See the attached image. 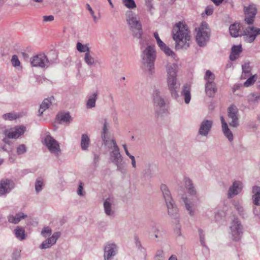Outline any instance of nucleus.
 <instances>
[{
	"label": "nucleus",
	"mask_w": 260,
	"mask_h": 260,
	"mask_svg": "<svg viewBox=\"0 0 260 260\" xmlns=\"http://www.w3.org/2000/svg\"><path fill=\"white\" fill-rule=\"evenodd\" d=\"M172 36L176 49L186 50L189 48L191 35L186 24L181 22L176 23L172 29Z\"/></svg>",
	"instance_id": "1"
},
{
	"label": "nucleus",
	"mask_w": 260,
	"mask_h": 260,
	"mask_svg": "<svg viewBox=\"0 0 260 260\" xmlns=\"http://www.w3.org/2000/svg\"><path fill=\"white\" fill-rule=\"evenodd\" d=\"M156 57V52L153 46H148L142 52L141 68L149 76L154 73Z\"/></svg>",
	"instance_id": "2"
},
{
	"label": "nucleus",
	"mask_w": 260,
	"mask_h": 260,
	"mask_svg": "<svg viewBox=\"0 0 260 260\" xmlns=\"http://www.w3.org/2000/svg\"><path fill=\"white\" fill-rule=\"evenodd\" d=\"M160 189L168 208V214L175 219L176 223L178 222V209L172 199L170 191L165 184H162Z\"/></svg>",
	"instance_id": "3"
},
{
	"label": "nucleus",
	"mask_w": 260,
	"mask_h": 260,
	"mask_svg": "<svg viewBox=\"0 0 260 260\" xmlns=\"http://www.w3.org/2000/svg\"><path fill=\"white\" fill-rule=\"evenodd\" d=\"M196 36L198 45L200 47L205 46L209 41L210 35V29L208 24L206 22H202L197 29Z\"/></svg>",
	"instance_id": "4"
},
{
	"label": "nucleus",
	"mask_w": 260,
	"mask_h": 260,
	"mask_svg": "<svg viewBox=\"0 0 260 260\" xmlns=\"http://www.w3.org/2000/svg\"><path fill=\"white\" fill-rule=\"evenodd\" d=\"M110 152V158L112 163L117 167V170L124 174L126 173V167L125 163L123 161V158L119 152L118 146Z\"/></svg>",
	"instance_id": "5"
},
{
	"label": "nucleus",
	"mask_w": 260,
	"mask_h": 260,
	"mask_svg": "<svg viewBox=\"0 0 260 260\" xmlns=\"http://www.w3.org/2000/svg\"><path fill=\"white\" fill-rule=\"evenodd\" d=\"M230 234L232 239L234 241H239L243 234V226L237 217H234L230 223Z\"/></svg>",
	"instance_id": "6"
},
{
	"label": "nucleus",
	"mask_w": 260,
	"mask_h": 260,
	"mask_svg": "<svg viewBox=\"0 0 260 260\" xmlns=\"http://www.w3.org/2000/svg\"><path fill=\"white\" fill-rule=\"evenodd\" d=\"M103 250L104 260H113L118 253V246L115 242L109 241L105 244Z\"/></svg>",
	"instance_id": "7"
},
{
	"label": "nucleus",
	"mask_w": 260,
	"mask_h": 260,
	"mask_svg": "<svg viewBox=\"0 0 260 260\" xmlns=\"http://www.w3.org/2000/svg\"><path fill=\"white\" fill-rule=\"evenodd\" d=\"M167 85L171 96L177 101L180 100V96L178 92L180 87V83L178 81L177 77H167Z\"/></svg>",
	"instance_id": "8"
},
{
	"label": "nucleus",
	"mask_w": 260,
	"mask_h": 260,
	"mask_svg": "<svg viewBox=\"0 0 260 260\" xmlns=\"http://www.w3.org/2000/svg\"><path fill=\"white\" fill-rule=\"evenodd\" d=\"M30 62L32 66L41 68H47L50 64V61L45 53H40L33 56Z\"/></svg>",
	"instance_id": "9"
},
{
	"label": "nucleus",
	"mask_w": 260,
	"mask_h": 260,
	"mask_svg": "<svg viewBox=\"0 0 260 260\" xmlns=\"http://www.w3.org/2000/svg\"><path fill=\"white\" fill-rule=\"evenodd\" d=\"M228 116L231 120L229 122L230 125L234 127H237L239 125L240 115L239 110L237 107L234 105H231L228 109Z\"/></svg>",
	"instance_id": "10"
},
{
	"label": "nucleus",
	"mask_w": 260,
	"mask_h": 260,
	"mask_svg": "<svg viewBox=\"0 0 260 260\" xmlns=\"http://www.w3.org/2000/svg\"><path fill=\"white\" fill-rule=\"evenodd\" d=\"M45 144L49 150L55 156H58L61 152L58 142L52 137L48 135L44 140Z\"/></svg>",
	"instance_id": "11"
},
{
	"label": "nucleus",
	"mask_w": 260,
	"mask_h": 260,
	"mask_svg": "<svg viewBox=\"0 0 260 260\" xmlns=\"http://www.w3.org/2000/svg\"><path fill=\"white\" fill-rule=\"evenodd\" d=\"M244 12L245 15V21L248 24H251L257 13L256 5L254 4H250L248 7H244Z\"/></svg>",
	"instance_id": "12"
},
{
	"label": "nucleus",
	"mask_w": 260,
	"mask_h": 260,
	"mask_svg": "<svg viewBox=\"0 0 260 260\" xmlns=\"http://www.w3.org/2000/svg\"><path fill=\"white\" fill-rule=\"evenodd\" d=\"M26 127L23 125L15 126L4 131V135L9 138L17 139L24 134Z\"/></svg>",
	"instance_id": "13"
},
{
	"label": "nucleus",
	"mask_w": 260,
	"mask_h": 260,
	"mask_svg": "<svg viewBox=\"0 0 260 260\" xmlns=\"http://www.w3.org/2000/svg\"><path fill=\"white\" fill-rule=\"evenodd\" d=\"M26 127L23 125L15 126L4 131V135L9 138L17 139L24 134Z\"/></svg>",
	"instance_id": "14"
},
{
	"label": "nucleus",
	"mask_w": 260,
	"mask_h": 260,
	"mask_svg": "<svg viewBox=\"0 0 260 260\" xmlns=\"http://www.w3.org/2000/svg\"><path fill=\"white\" fill-rule=\"evenodd\" d=\"M115 199L113 197H110L106 199L104 202V209L105 214L110 217L115 216Z\"/></svg>",
	"instance_id": "15"
},
{
	"label": "nucleus",
	"mask_w": 260,
	"mask_h": 260,
	"mask_svg": "<svg viewBox=\"0 0 260 260\" xmlns=\"http://www.w3.org/2000/svg\"><path fill=\"white\" fill-rule=\"evenodd\" d=\"M243 32L241 34L244 36V39L247 42H253L257 35L260 34V29L255 28L253 27L248 26L245 29L243 28Z\"/></svg>",
	"instance_id": "16"
},
{
	"label": "nucleus",
	"mask_w": 260,
	"mask_h": 260,
	"mask_svg": "<svg viewBox=\"0 0 260 260\" xmlns=\"http://www.w3.org/2000/svg\"><path fill=\"white\" fill-rule=\"evenodd\" d=\"M212 120L204 119L200 123L198 134L199 135L207 137L213 125Z\"/></svg>",
	"instance_id": "17"
},
{
	"label": "nucleus",
	"mask_w": 260,
	"mask_h": 260,
	"mask_svg": "<svg viewBox=\"0 0 260 260\" xmlns=\"http://www.w3.org/2000/svg\"><path fill=\"white\" fill-rule=\"evenodd\" d=\"M152 96L154 108L156 111L158 112L159 109L165 106L166 103L164 99L158 89L154 90Z\"/></svg>",
	"instance_id": "18"
},
{
	"label": "nucleus",
	"mask_w": 260,
	"mask_h": 260,
	"mask_svg": "<svg viewBox=\"0 0 260 260\" xmlns=\"http://www.w3.org/2000/svg\"><path fill=\"white\" fill-rule=\"evenodd\" d=\"M15 185L14 182L9 179H3L0 182V195L3 196L9 193Z\"/></svg>",
	"instance_id": "19"
},
{
	"label": "nucleus",
	"mask_w": 260,
	"mask_h": 260,
	"mask_svg": "<svg viewBox=\"0 0 260 260\" xmlns=\"http://www.w3.org/2000/svg\"><path fill=\"white\" fill-rule=\"evenodd\" d=\"M242 187V183L241 181H234L228 190V198L232 199L234 196L238 194L241 191Z\"/></svg>",
	"instance_id": "20"
},
{
	"label": "nucleus",
	"mask_w": 260,
	"mask_h": 260,
	"mask_svg": "<svg viewBox=\"0 0 260 260\" xmlns=\"http://www.w3.org/2000/svg\"><path fill=\"white\" fill-rule=\"evenodd\" d=\"M191 86L188 84H185L182 86V90L181 92V96L184 97V102L186 104H188L190 101L191 99Z\"/></svg>",
	"instance_id": "21"
},
{
	"label": "nucleus",
	"mask_w": 260,
	"mask_h": 260,
	"mask_svg": "<svg viewBox=\"0 0 260 260\" xmlns=\"http://www.w3.org/2000/svg\"><path fill=\"white\" fill-rule=\"evenodd\" d=\"M217 90L216 84L215 82L206 83L205 92L208 96L210 98L213 97L217 92Z\"/></svg>",
	"instance_id": "22"
},
{
	"label": "nucleus",
	"mask_w": 260,
	"mask_h": 260,
	"mask_svg": "<svg viewBox=\"0 0 260 260\" xmlns=\"http://www.w3.org/2000/svg\"><path fill=\"white\" fill-rule=\"evenodd\" d=\"M125 15L126 21L129 27H134V25L140 22L137 15L132 11H127Z\"/></svg>",
	"instance_id": "23"
},
{
	"label": "nucleus",
	"mask_w": 260,
	"mask_h": 260,
	"mask_svg": "<svg viewBox=\"0 0 260 260\" xmlns=\"http://www.w3.org/2000/svg\"><path fill=\"white\" fill-rule=\"evenodd\" d=\"M182 199L185 205V208L189 215L191 216H193L194 213V204L187 197H182Z\"/></svg>",
	"instance_id": "24"
},
{
	"label": "nucleus",
	"mask_w": 260,
	"mask_h": 260,
	"mask_svg": "<svg viewBox=\"0 0 260 260\" xmlns=\"http://www.w3.org/2000/svg\"><path fill=\"white\" fill-rule=\"evenodd\" d=\"M130 27V29L132 31V35L138 39H141L143 34L142 25L140 22L137 23L133 26Z\"/></svg>",
	"instance_id": "25"
},
{
	"label": "nucleus",
	"mask_w": 260,
	"mask_h": 260,
	"mask_svg": "<svg viewBox=\"0 0 260 260\" xmlns=\"http://www.w3.org/2000/svg\"><path fill=\"white\" fill-rule=\"evenodd\" d=\"M184 183L188 193L191 196H195L197 194V190L193 185L192 180L189 178H184Z\"/></svg>",
	"instance_id": "26"
},
{
	"label": "nucleus",
	"mask_w": 260,
	"mask_h": 260,
	"mask_svg": "<svg viewBox=\"0 0 260 260\" xmlns=\"http://www.w3.org/2000/svg\"><path fill=\"white\" fill-rule=\"evenodd\" d=\"M27 217V215L24 214L22 212H19L16 214L15 216L13 215H10L8 216V219L9 222L17 224L21 219H24Z\"/></svg>",
	"instance_id": "27"
},
{
	"label": "nucleus",
	"mask_w": 260,
	"mask_h": 260,
	"mask_svg": "<svg viewBox=\"0 0 260 260\" xmlns=\"http://www.w3.org/2000/svg\"><path fill=\"white\" fill-rule=\"evenodd\" d=\"M177 68L176 63H168L167 66V77H177Z\"/></svg>",
	"instance_id": "28"
},
{
	"label": "nucleus",
	"mask_w": 260,
	"mask_h": 260,
	"mask_svg": "<svg viewBox=\"0 0 260 260\" xmlns=\"http://www.w3.org/2000/svg\"><path fill=\"white\" fill-rule=\"evenodd\" d=\"M242 51V47L240 45L233 46L232 48V51L230 55V59L232 61L235 60L239 57V55Z\"/></svg>",
	"instance_id": "29"
},
{
	"label": "nucleus",
	"mask_w": 260,
	"mask_h": 260,
	"mask_svg": "<svg viewBox=\"0 0 260 260\" xmlns=\"http://www.w3.org/2000/svg\"><path fill=\"white\" fill-rule=\"evenodd\" d=\"M252 196L253 203L254 205H260V187L254 186L252 188Z\"/></svg>",
	"instance_id": "30"
},
{
	"label": "nucleus",
	"mask_w": 260,
	"mask_h": 260,
	"mask_svg": "<svg viewBox=\"0 0 260 260\" xmlns=\"http://www.w3.org/2000/svg\"><path fill=\"white\" fill-rule=\"evenodd\" d=\"M241 25L239 23H235L231 24L229 27V31L233 37H237L240 34Z\"/></svg>",
	"instance_id": "31"
},
{
	"label": "nucleus",
	"mask_w": 260,
	"mask_h": 260,
	"mask_svg": "<svg viewBox=\"0 0 260 260\" xmlns=\"http://www.w3.org/2000/svg\"><path fill=\"white\" fill-rule=\"evenodd\" d=\"M53 97L48 99H45L41 104L39 110V115L41 116L43 112L47 109L51 104V100L53 99Z\"/></svg>",
	"instance_id": "32"
},
{
	"label": "nucleus",
	"mask_w": 260,
	"mask_h": 260,
	"mask_svg": "<svg viewBox=\"0 0 260 260\" xmlns=\"http://www.w3.org/2000/svg\"><path fill=\"white\" fill-rule=\"evenodd\" d=\"M104 145L109 150L116 149L115 146H118L114 139H110L109 137H105V139L102 138Z\"/></svg>",
	"instance_id": "33"
},
{
	"label": "nucleus",
	"mask_w": 260,
	"mask_h": 260,
	"mask_svg": "<svg viewBox=\"0 0 260 260\" xmlns=\"http://www.w3.org/2000/svg\"><path fill=\"white\" fill-rule=\"evenodd\" d=\"M57 119L59 121V123H70L72 120L69 113H60L57 115Z\"/></svg>",
	"instance_id": "34"
},
{
	"label": "nucleus",
	"mask_w": 260,
	"mask_h": 260,
	"mask_svg": "<svg viewBox=\"0 0 260 260\" xmlns=\"http://www.w3.org/2000/svg\"><path fill=\"white\" fill-rule=\"evenodd\" d=\"M98 95V92H96L89 96L86 103L87 108L90 109L95 107V102L97 100Z\"/></svg>",
	"instance_id": "35"
},
{
	"label": "nucleus",
	"mask_w": 260,
	"mask_h": 260,
	"mask_svg": "<svg viewBox=\"0 0 260 260\" xmlns=\"http://www.w3.org/2000/svg\"><path fill=\"white\" fill-rule=\"evenodd\" d=\"M90 144V139L87 134H83L81 138V147L83 150H87Z\"/></svg>",
	"instance_id": "36"
},
{
	"label": "nucleus",
	"mask_w": 260,
	"mask_h": 260,
	"mask_svg": "<svg viewBox=\"0 0 260 260\" xmlns=\"http://www.w3.org/2000/svg\"><path fill=\"white\" fill-rule=\"evenodd\" d=\"M84 60L86 63L90 67L94 66L96 63L94 57L91 56L90 52L85 53Z\"/></svg>",
	"instance_id": "37"
},
{
	"label": "nucleus",
	"mask_w": 260,
	"mask_h": 260,
	"mask_svg": "<svg viewBox=\"0 0 260 260\" xmlns=\"http://www.w3.org/2000/svg\"><path fill=\"white\" fill-rule=\"evenodd\" d=\"M16 238L22 241L25 239V231L23 228L17 227L14 231Z\"/></svg>",
	"instance_id": "38"
},
{
	"label": "nucleus",
	"mask_w": 260,
	"mask_h": 260,
	"mask_svg": "<svg viewBox=\"0 0 260 260\" xmlns=\"http://www.w3.org/2000/svg\"><path fill=\"white\" fill-rule=\"evenodd\" d=\"M44 185V180L43 178L38 177L37 178L35 182V190L36 192H40L42 190Z\"/></svg>",
	"instance_id": "39"
},
{
	"label": "nucleus",
	"mask_w": 260,
	"mask_h": 260,
	"mask_svg": "<svg viewBox=\"0 0 260 260\" xmlns=\"http://www.w3.org/2000/svg\"><path fill=\"white\" fill-rule=\"evenodd\" d=\"M204 79L206 81V83L213 82H214V80L215 79V76L210 70H207L206 71Z\"/></svg>",
	"instance_id": "40"
},
{
	"label": "nucleus",
	"mask_w": 260,
	"mask_h": 260,
	"mask_svg": "<svg viewBox=\"0 0 260 260\" xmlns=\"http://www.w3.org/2000/svg\"><path fill=\"white\" fill-rule=\"evenodd\" d=\"M109 127V123L108 122L107 119H104V122H103V128H102V131L101 133L102 139V138L105 139V137H109L108 136Z\"/></svg>",
	"instance_id": "41"
},
{
	"label": "nucleus",
	"mask_w": 260,
	"mask_h": 260,
	"mask_svg": "<svg viewBox=\"0 0 260 260\" xmlns=\"http://www.w3.org/2000/svg\"><path fill=\"white\" fill-rule=\"evenodd\" d=\"M160 49L164 52V53L168 56L171 57L172 58L176 60V55L175 53L166 45L160 48Z\"/></svg>",
	"instance_id": "42"
},
{
	"label": "nucleus",
	"mask_w": 260,
	"mask_h": 260,
	"mask_svg": "<svg viewBox=\"0 0 260 260\" xmlns=\"http://www.w3.org/2000/svg\"><path fill=\"white\" fill-rule=\"evenodd\" d=\"M60 235L61 233L60 232H55L53 233L51 237L47 239V240H49L48 244L49 245H50V247L56 243L57 240L59 238Z\"/></svg>",
	"instance_id": "43"
},
{
	"label": "nucleus",
	"mask_w": 260,
	"mask_h": 260,
	"mask_svg": "<svg viewBox=\"0 0 260 260\" xmlns=\"http://www.w3.org/2000/svg\"><path fill=\"white\" fill-rule=\"evenodd\" d=\"M60 235L61 233L60 232H55L53 233L51 237L47 239V240H49L48 244L49 245H50V247L56 243L57 240L59 238Z\"/></svg>",
	"instance_id": "44"
},
{
	"label": "nucleus",
	"mask_w": 260,
	"mask_h": 260,
	"mask_svg": "<svg viewBox=\"0 0 260 260\" xmlns=\"http://www.w3.org/2000/svg\"><path fill=\"white\" fill-rule=\"evenodd\" d=\"M77 50L80 52H90V49L87 44L83 45L80 42H78L76 45Z\"/></svg>",
	"instance_id": "45"
},
{
	"label": "nucleus",
	"mask_w": 260,
	"mask_h": 260,
	"mask_svg": "<svg viewBox=\"0 0 260 260\" xmlns=\"http://www.w3.org/2000/svg\"><path fill=\"white\" fill-rule=\"evenodd\" d=\"M224 136L231 142L233 140V135L231 131L229 128L228 126L222 128Z\"/></svg>",
	"instance_id": "46"
},
{
	"label": "nucleus",
	"mask_w": 260,
	"mask_h": 260,
	"mask_svg": "<svg viewBox=\"0 0 260 260\" xmlns=\"http://www.w3.org/2000/svg\"><path fill=\"white\" fill-rule=\"evenodd\" d=\"M235 208L238 212L240 216L244 217L245 213L243 206L238 202H235L234 203Z\"/></svg>",
	"instance_id": "47"
},
{
	"label": "nucleus",
	"mask_w": 260,
	"mask_h": 260,
	"mask_svg": "<svg viewBox=\"0 0 260 260\" xmlns=\"http://www.w3.org/2000/svg\"><path fill=\"white\" fill-rule=\"evenodd\" d=\"M123 4L128 9H132L136 8L134 0H122Z\"/></svg>",
	"instance_id": "48"
},
{
	"label": "nucleus",
	"mask_w": 260,
	"mask_h": 260,
	"mask_svg": "<svg viewBox=\"0 0 260 260\" xmlns=\"http://www.w3.org/2000/svg\"><path fill=\"white\" fill-rule=\"evenodd\" d=\"M257 76L256 75L250 76L247 80L244 83L245 87H248L253 85L256 81Z\"/></svg>",
	"instance_id": "49"
},
{
	"label": "nucleus",
	"mask_w": 260,
	"mask_h": 260,
	"mask_svg": "<svg viewBox=\"0 0 260 260\" xmlns=\"http://www.w3.org/2000/svg\"><path fill=\"white\" fill-rule=\"evenodd\" d=\"M51 233H52V230L48 226L44 228L41 232V235L44 237H45V238L48 236L51 235Z\"/></svg>",
	"instance_id": "50"
},
{
	"label": "nucleus",
	"mask_w": 260,
	"mask_h": 260,
	"mask_svg": "<svg viewBox=\"0 0 260 260\" xmlns=\"http://www.w3.org/2000/svg\"><path fill=\"white\" fill-rule=\"evenodd\" d=\"M3 117L5 120H12L13 119H15L17 118V116L16 114L12 113H9L7 114H5L3 115Z\"/></svg>",
	"instance_id": "51"
},
{
	"label": "nucleus",
	"mask_w": 260,
	"mask_h": 260,
	"mask_svg": "<svg viewBox=\"0 0 260 260\" xmlns=\"http://www.w3.org/2000/svg\"><path fill=\"white\" fill-rule=\"evenodd\" d=\"M11 62L12 65L14 67H17L20 66V62L18 59V56L16 55H14L12 56V59H11Z\"/></svg>",
	"instance_id": "52"
},
{
	"label": "nucleus",
	"mask_w": 260,
	"mask_h": 260,
	"mask_svg": "<svg viewBox=\"0 0 260 260\" xmlns=\"http://www.w3.org/2000/svg\"><path fill=\"white\" fill-rule=\"evenodd\" d=\"M26 151V148L25 145L21 144L17 148V153L21 155L24 153Z\"/></svg>",
	"instance_id": "53"
},
{
	"label": "nucleus",
	"mask_w": 260,
	"mask_h": 260,
	"mask_svg": "<svg viewBox=\"0 0 260 260\" xmlns=\"http://www.w3.org/2000/svg\"><path fill=\"white\" fill-rule=\"evenodd\" d=\"M154 37L155 38L157 44L160 48L165 46V44L160 40L157 32H155L154 33Z\"/></svg>",
	"instance_id": "54"
},
{
	"label": "nucleus",
	"mask_w": 260,
	"mask_h": 260,
	"mask_svg": "<svg viewBox=\"0 0 260 260\" xmlns=\"http://www.w3.org/2000/svg\"><path fill=\"white\" fill-rule=\"evenodd\" d=\"M248 101L256 102L260 100V95H256L255 93H251L248 96Z\"/></svg>",
	"instance_id": "55"
},
{
	"label": "nucleus",
	"mask_w": 260,
	"mask_h": 260,
	"mask_svg": "<svg viewBox=\"0 0 260 260\" xmlns=\"http://www.w3.org/2000/svg\"><path fill=\"white\" fill-rule=\"evenodd\" d=\"M243 72L241 75V78L246 79L250 75V71L245 69V66H242Z\"/></svg>",
	"instance_id": "56"
},
{
	"label": "nucleus",
	"mask_w": 260,
	"mask_h": 260,
	"mask_svg": "<svg viewBox=\"0 0 260 260\" xmlns=\"http://www.w3.org/2000/svg\"><path fill=\"white\" fill-rule=\"evenodd\" d=\"M199 233L200 235V242L202 246H205V235L204 234L203 231L199 229Z\"/></svg>",
	"instance_id": "57"
},
{
	"label": "nucleus",
	"mask_w": 260,
	"mask_h": 260,
	"mask_svg": "<svg viewBox=\"0 0 260 260\" xmlns=\"http://www.w3.org/2000/svg\"><path fill=\"white\" fill-rule=\"evenodd\" d=\"M77 193L80 196H84L85 195V192L83 191V184L82 182L79 183Z\"/></svg>",
	"instance_id": "58"
},
{
	"label": "nucleus",
	"mask_w": 260,
	"mask_h": 260,
	"mask_svg": "<svg viewBox=\"0 0 260 260\" xmlns=\"http://www.w3.org/2000/svg\"><path fill=\"white\" fill-rule=\"evenodd\" d=\"M155 260H164V252L162 250H158L154 258Z\"/></svg>",
	"instance_id": "59"
},
{
	"label": "nucleus",
	"mask_w": 260,
	"mask_h": 260,
	"mask_svg": "<svg viewBox=\"0 0 260 260\" xmlns=\"http://www.w3.org/2000/svg\"><path fill=\"white\" fill-rule=\"evenodd\" d=\"M144 176L145 177H151L152 176V170L150 168L145 169L143 171Z\"/></svg>",
	"instance_id": "60"
},
{
	"label": "nucleus",
	"mask_w": 260,
	"mask_h": 260,
	"mask_svg": "<svg viewBox=\"0 0 260 260\" xmlns=\"http://www.w3.org/2000/svg\"><path fill=\"white\" fill-rule=\"evenodd\" d=\"M213 7L212 6H208L205 9V13L208 15L210 16L213 14Z\"/></svg>",
	"instance_id": "61"
},
{
	"label": "nucleus",
	"mask_w": 260,
	"mask_h": 260,
	"mask_svg": "<svg viewBox=\"0 0 260 260\" xmlns=\"http://www.w3.org/2000/svg\"><path fill=\"white\" fill-rule=\"evenodd\" d=\"M20 257V251H16L12 254V260H19Z\"/></svg>",
	"instance_id": "62"
},
{
	"label": "nucleus",
	"mask_w": 260,
	"mask_h": 260,
	"mask_svg": "<svg viewBox=\"0 0 260 260\" xmlns=\"http://www.w3.org/2000/svg\"><path fill=\"white\" fill-rule=\"evenodd\" d=\"M49 240H45L40 246L41 249H47L50 247V245H49L48 241Z\"/></svg>",
	"instance_id": "63"
},
{
	"label": "nucleus",
	"mask_w": 260,
	"mask_h": 260,
	"mask_svg": "<svg viewBox=\"0 0 260 260\" xmlns=\"http://www.w3.org/2000/svg\"><path fill=\"white\" fill-rule=\"evenodd\" d=\"M43 18V21L44 22H50V21H52L54 20V17L52 15L44 16Z\"/></svg>",
	"instance_id": "64"
}]
</instances>
